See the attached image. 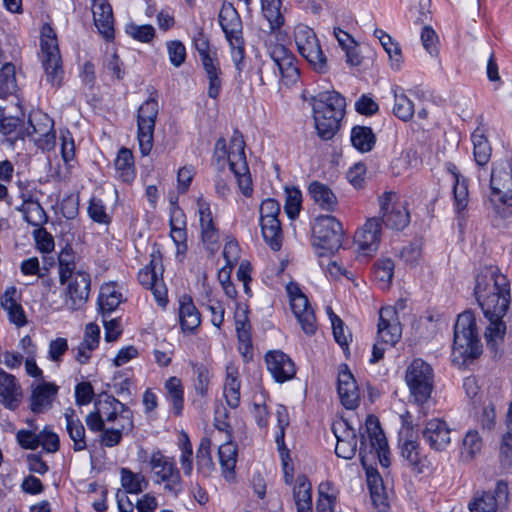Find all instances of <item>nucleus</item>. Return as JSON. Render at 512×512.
Instances as JSON below:
<instances>
[{"mask_svg":"<svg viewBox=\"0 0 512 512\" xmlns=\"http://www.w3.org/2000/svg\"><path fill=\"white\" fill-rule=\"evenodd\" d=\"M25 221L37 228H42V226L47 222L48 217L43 209V207L39 203L30 204L25 212H24Z\"/></svg>","mask_w":512,"mask_h":512,"instance_id":"60","label":"nucleus"},{"mask_svg":"<svg viewBox=\"0 0 512 512\" xmlns=\"http://www.w3.org/2000/svg\"><path fill=\"white\" fill-rule=\"evenodd\" d=\"M112 314L102 315V322L105 329V340L113 342L121 335L122 329L120 319L118 317H111Z\"/></svg>","mask_w":512,"mask_h":512,"instance_id":"64","label":"nucleus"},{"mask_svg":"<svg viewBox=\"0 0 512 512\" xmlns=\"http://www.w3.org/2000/svg\"><path fill=\"white\" fill-rule=\"evenodd\" d=\"M453 208L458 220H465V212L469 203L468 179L455 181L453 184Z\"/></svg>","mask_w":512,"mask_h":512,"instance_id":"41","label":"nucleus"},{"mask_svg":"<svg viewBox=\"0 0 512 512\" xmlns=\"http://www.w3.org/2000/svg\"><path fill=\"white\" fill-rule=\"evenodd\" d=\"M64 292V299L61 302L52 301L50 306L55 310L64 308L75 311L79 310L87 302L90 293V275L83 271H77L70 280Z\"/></svg>","mask_w":512,"mask_h":512,"instance_id":"15","label":"nucleus"},{"mask_svg":"<svg viewBox=\"0 0 512 512\" xmlns=\"http://www.w3.org/2000/svg\"><path fill=\"white\" fill-rule=\"evenodd\" d=\"M268 371L278 383L292 379L296 374L292 359L282 351H269L265 356Z\"/></svg>","mask_w":512,"mask_h":512,"instance_id":"22","label":"nucleus"},{"mask_svg":"<svg viewBox=\"0 0 512 512\" xmlns=\"http://www.w3.org/2000/svg\"><path fill=\"white\" fill-rule=\"evenodd\" d=\"M326 312L330 318L332 330H333V336L335 341L340 345V347L343 349V352L345 353L346 358H349V344L347 342L346 336L344 334V323L343 321L333 312L331 307L326 308Z\"/></svg>","mask_w":512,"mask_h":512,"instance_id":"55","label":"nucleus"},{"mask_svg":"<svg viewBox=\"0 0 512 512\" xmlns=\"http://www.w3.org/2000/svg\"><path fill=\"white\" fill-rule=\"evenodd\" d=\"M30 138L42 150H50L55 144L53 120L41 111L29 114L28 126L19 131V138Z\"/></svg>","mask_w":512,"mask_h":512,"instance_id":"14","label":"nucleus"},{"mask_svg":"<svg viewBox=\"0 0 512 512\" xmlns=\"http://www.w3.org/2000/svg\"><path fill=\"white\" fill-rule=\"evenodd\" d=\"M261 232L264 241L274 251H279L282 247L283 234L281 224L278 218L260 219Z\"/></svg>","mask_w":512,"mask_h":512,"instance_id":"38","label":"nucleus"},{"mask_svg":"<svg viewBox=\"0 0 512 512\" xmlns=\"http://www.w3.org/2000/svg\"><path fill=\"white\" fill-rule=\"evenodd\" d=\"M290 305L302 330L308 335L314 334L316 331V317L308 298L305 295H298L297 298L292 299Z\"/></svg>","mask_w":512,"mask_h":512,"instance_id":"27","label":"nucleus"},{"mask_svg":"<svg viewBox=\"0 0 512 512\" xmlns=\"http://www.w3.org/2000/svg\"><path fill=\"white\" fill-rule=\"evenodd\" d=\"M218 20L230 45L232 61L236 69L241 72L244 67L245 58V41L241 17L232 3L224 2L220 9Z\"/></svg>","mask_w":512,"mask_h":512,"instance_id":"6","label":"nucleus"},{"mask_svg":"<svg viewBox=\"0 0 512 512\" xmlns=\"http://www.w3.org/2000/svg\"><path fill=\"white\" fill-rule=\"evenodd\" d=\"M451 430L447 423L440 419L429 420L423 431L422 437L431 449L442 451L449 445Z\"/></svg>","mask_w":512,"mask_h":512,"instance_id":"23","label":"nucleus"},{"mask_svg":"<svg viewBox=\"0 0 512 512\" xmlns=\"http://www.w3.org/2000/svg\"><path fill=\"white\" fill-rule=\"evenodd\" d=\"M227 162L233 173H244L248 171V164L245 156V142L239 130H234L228 149Z\"/></svg>","mask_w":512,"mask_h":512,"instance_id":"25","label":"nucleus"},{"mask_svg":"<svg viewBox=\"0 0 512 512\" xmlns=\"http://www.w3.org/2000/svg\"><path fill=\"white\" fill-rule=\"evenodd\" d=\"M158 111L159 104L154 97L147 99L137 111V139L143 156L149 155L152 150Z\"/></svg>","mask_w":512,"mask_h":512,"instance_id":"13","label":"nucleus"},{"mask_svg":"<svg viewBox=\"0 0 512 512\" xmlns=\"http://www.w3.org/2000/svg\"><path fill=\"white\" fill-rule=\"evenodd\" d=\"M359 434V458L365 470L372 504L378 512H388L390 508L388 496L383 478L376 467V460L382 467H389L390 450L378 417L368 415L364 425L359 428Z\"/></svg>","mask_w":512,"mask_h":512,"instance_id":"2","label":"nucleus"},{"mask_svg":"<svg viewBox=\"0 0 512 512\" xmlns=\"http://www.w3.org/2000/svg\"><path fill=\"white\" fill-rule=\"evenodd\" d=\"M240 386L237 370L234 367H228L223 394L227 405L233 409L240 403Z\"/></svg>","mask_w":512,"mask_h":512,"instance_id":"44","label":"nucleus"},{"mask_svg":"<svg viewBox=\"0 0 512 512\" xmlns=\"http://www.w3.org/2000/svg\"><path fill=\"white\" fill-rule=\"evenodd\" d=\"M92 13L94 24L98 31L106 38L114 37L113 13L107 0H93Z\"/></svg>","mask_w":512,"mask_h":512,"instance_id":"26","label":"nucleus"},{"mask_svg":"<svg viewBox=\"0 0 512 512\" xmlns=\"http://www.w3.org/2000/svg\"><path fill=\"white\" fill-rule=\"evenodd\" d=\"M377 327V337L381 343L394 346L400 340L402 328L397 313L392 307L380 309Z\"/></svg>","mask_w":512,"mask_h":512,"instance_id":"21","label":"nucleus"},{"mask_svg":"<svg viewBox=\"0 0 512 512\" xmlns=\"http://www.w3.org/2000/svg\"><path fill=\"white\" fill-rule=\"evenodd\" d=\"M16 89L15 66L6 63L0 69V93L10 94Z\"/></svg>","mask_w":512,"mask_h":512,"instance_id":"58","label":"nucleus"},{"mask_svg":"<svg viewBox=\"0 0 512 512\" xmlns=\"http://www.w3.org/2000/svg\"><path fill=\"white\" fill-rule=\"evenodd\" d=\"M115 169L118 177L123 182H131L134 177V161L132 152L127 148H121L115 159Z\"/></svg>","mask_w":512,"mask_h":512,"instance_id":"48","label":"nucleus"},{"mask_svg":"<svg viewBox=\"0 0 512 512\" xmlns=\"http://www.w3.org/2000/svg\"><path fill=\"white\" fill-rule=\"evenodd\" d=\"M474 296L484 317L489 321L484 334L487 346L496 351L506 333L503 317L511 302L509 280L497 266H485L476 275Z\"/></svg>","mask_w":512,"mask_h":512,"instance_id":"1","label":"nucleus"},{"mask_svg":"<svg viewBox=\"0 0 512 512\" xmlns=\"http://www.w3.org/2000/svg\"><path fill=\"white\" fill-rule=\"evenodd\" d=\"M376 53L374 49L365 43H358L354 39V68L362 73L370 70L375 62Z\"/></svg>","mask_w":512,"mask_h":512,"instance_id":"45","label":"nucleus"},{"mask_svg":"<svg viewBox=\"0 0 512 512\" xmlns=\"http://www.w3.org/2000/svg\"><path fill=\"white\" fill-rule=\"evenodd\" d=\"M377 143V136L369 126L354 125V149L360 153L371 152Z\"/></svg>","mask_w":512,"mask_h":512,"instance_id":"43","label":"nucleus"},{"mask_svg":"<svg viewBox=\"0 0 512 512\" xmlns=\"http://www.w3.org/2000/svg\"><path fill=\"white\" fill-rule=\"evenodd\" d=\"M308 192L313 201L323 210L332 211L337 204V198L332 190L318 181L312 182Z\"/></svg>","mask_w":512,"mask_h":512,"instance_id":"37","label":"nucleus"},{"mask_svg":"<svg viewBox=\"0 0 512 512\" xmlns=\"http://www.w3.org/2000/svg\"><path fill=\"white\" fill-rule=\"evenodd\" d=\"M393 192H385L380 197L381 220L388 228L403 230L410 222V214L402 204H392Z\"/></svg>","mask_w":512,"mask_h":512,"instance_id":"19","label":"nucleus"},{"mask_svg":"<svg viewBox=\"0 0 512 512\" xmlns=\"http://www.w3.org/2000/svg\"><path fill=\"white\" fill-rule=\"evenodd\" d=\"M122 302V294L117 291L115 285L105 284L100 289L98 297L99 312L101 315L112 314Z\"/></svg>","mask_w":512,"mask_h":512,"instance_id":"40","label":"nucleus"},{"mask_svg":"<svg viewBox=\"0 0 512 512\" xmlns=\"http://www.w3.org/2000/svg\"><path fill=\"white\" fill-rule=\"evenodd\" d=\"M197 210L201 228V239L206 249L215 253L219 248V230L217 229L210 204L202 197L197 199Z\"/></svg>","mask_w":512,"mask_h":512,"instance_id":"20","label":"nucleus"},{"mask_svg":"<svg viewBox=\"0 0 512 512\" xmlns=\"http://www.w3.org/2000/svg\"><path fill=\"white\" fill-rule=\"evenodd\" d=\"M40 46L46 81L52 86L58 87L62 82L64 72L56 34L47 24L42 27Z\"/></svg>","mask_w":512,"mask_h":512,"instance_id":"10","label":"nucleus"},{"mask_svg":"<svg viewBox=\"0 0 512 512\" xmlns=\"http://www.w3.org/2000/svg\"><path fill=\"white\" fill-rule=\"evenodd\" d=\"M483 352V345L477 329L476 318L472 311L466 310L458 315L454 325L452 346L453 362L467 365Z\"/></svg>","mask_w":512,"mask_h":512,"instance_id":"4","label":"nucleus"},{"mask_svg":"<svg viewBox=\"0 0 512 512\" xmlns=\"http://www.w3.org/2000/svg\"><path fill=\"white\" fill-rule=\"evenodd\" d=\"M352 426L348 418L341 416L332 424V431L337 439L335 454L344 460L352 459Z\"/></svg>","mask_w":512,"mask_h":512,"instance_id":"24","label":"nucleus"},{"mask_svg":"<svg viewBox=\"0 0 512 512\" xmlns=\"http://www.w3.org/2000/svg\"><path fill=\"white\" fill-rule=\"evenodd\" d=\"M342 224L332 215H320L312 224V243L315 247L334 251L343 241Z\"/></svg>","mask_w":512,"mask_h":512,"instance_id":"12","label":"nucleus"},{"mask_svg":"<svg viewBox=\"0 0 512 512\" xmlns=\"http://www.w3.org/2000/svg\"><path fill=\"white\" fill-rule=\"evenodd\" d=\"M508 485L498 481L493 491L476 492L468 504L470 512H496L500 504L507 501Z\"/></svg>","mask_w":512,"mask_h":512,"instance_id":"18","label":"nucleus"},{"mask_svg":"<svg viewBox=\"0 0 512 512\" xmlns=\"http://www.w3.org/2000/svg\"><path fill=\"white\" fill-rule=\"evenodd\" d=\"M394 261L391 258H379L373 265L374 279L388 288L394 275Z\"/></svg>","mask_w":512,"mask_h":512,"instance_id":"51","label":"nucleus"},{"mask_svg":"<svg viewBox=\"0 0 512 512\" xmlns=\"http://www.w3.org/2000/svg\"><path fill=\"white\" fill-rule=\"evenodd\" d=\"M293 495L297 512H313L311 484L305 475L297 477Z\"/></svg>","mask_w":512,"mask_h":512,"instance_id":"39","label":"nucleus"},{"mask_svg":"<svg viewBox=\"0 0 512 512\" xmlns=\"http://www.w3.org/2000/svg\"><path fill=\"white\" fill-rule=\"evenodd\" d=\"M121 485L127 493L139 494L148 487V480L141 473H134L128 468H122Z\"/></svg>","mask_w":512,"mask_h":512,"instance_id":"49","label":"nucleus"},{"mask_svg":"<svg viewBox=\"0 0 512 512\" xmlns=\"http://www.w3.org/2000/svg\"><path fill=\"white\" fill-rule=\"evenodd\" d=\"M374 35L379 39L382 47L389 55L392 69L399 70L402 64V53L399 44L382 29H375Z\"/></svg>","mask_w":512,"mask_h":512,"instance_id":"46","label":"nucleus"},{"mask_svg":"<svg viewBox=\"0 0 512 512\" xmlns=\"http://www.w3.org/2000/svg\"><path fill=\"white\" fill-rule=\"evenodd\" d=\"M66 431L73 441V450L75 452L83 451L87 448L85 427L81 420L77 417L76 412L72 408L66 409L64 413Z\"/></svg>","mask_w":512,"mask_h":512,"instance_id":"30","label":"nucleus"},{"mask_svg":"<svg viewBox=\"0 0 512 512\" xmlns=\"http://www.w3.org/2000/svg\"><path fill=\"white\" fill-rule=\"evenodd\" d=\"M75 258V253L70 246L63 248L58 255L59 281L62 285L77 273Z\"/></svg>","mask_w":512,"mask_h":512,"instance_id":"47","label":"nucleus"},{"mask_svg":"<svg viewBox=\"0 0 512 512\" xmlns=\"http://www.w3.org/2000/svg\"><path fill=\"white\" fill-rule=\"evenodd\" d=\"M57 392L58 386L53 383L43 382L35 386L31 394V410L40 414L50 409Z\"/></svg>","mask_w":512,"mask_h":512,"instance_id":"28","label":"nucleus"},{"mask_svg":"<svg viewBox=\"0 0 512 512\" xmlns=\"http://www.w3.org/2000/svg\"><path fill=\"white\" fill-rule=\"evenodd\" d=\"M391 93L394 98L392 109L394 116L403 122L412 120L415 113L414 103L405 94L404 89L399 85H393L391 87Z\"/></svg>","mask_w":512,"mask_h":512,"instance_id":"31","label":"nucleus"},{"mask_svg":"<svg viewBox=\"0 0 512 512\" xmlns=\"http://www.w3.org/2000/svg\"><path fill=\"white\" fill-rule=\"evenodd\" d=\"M399 446L401 450V456L409 463V465L417 467L420 463L419 443L409 438L402 441V437L400 436Z\"/></svg>","mask_w":512,"mask_h":512,"instance_id":"57","label":"nucleus"},{"mask_svg":"<svg viewBox=\"0 0 512 512\" xmlns=\"http://www.w3.org/2000/svg\"><path fill=\"white\" fill-rule=\"evenodd\" d=\"M381 223L376 218H370L363 227L354 235V243H357L358 260L367 261L373 257L379 248Z\"/></svg>","mask_w":512,"mask_h":512,"instance_id":"17","label":"nucleus"},{"mask_svg":"<svg viewBox=\"0 0 512 512\" xmlns=\"http://www.w3.org/2000/svg\"><path fill=\"white\" fill-rule=\"evenodd\" d=\"M310 103L318 136L323 140L331 139L345 114L344 97L335 91H326L311 96Z\"/></svg>","mask_w":512,"mask_h":512,"instance_id":"3","label":"nucleus"},{"mask_svg":"<svg viewBox=\"0 0 512 512\" xmlns=\"http://www.w3.org/2000/svg\"><path fill=\"white\" fill-rule=\"evenodd\" d=\"M285 194H286V200H285L284 209H285L287 216L293 220L298 216V214L300 212L301 204H302V194H301V191L296 187H292V188L286 187Z\"/></svg>","mask_w":512,"mask_h":512,"instance_id":"56","label":"nucleus"},{"mask_svg":"<svg viewBox=\"0 0 512 512\" xmlns=\"http://www.w3.org/2000/svg\"><path fill=\"white\" fill-rule=\"evenodd\" d=\"M170 63L175 67H180L186 59V49L179 40L168 41L166 43Z\"/></svg>","mask_w":512,"mask_h":512,"instance_id":"63","label":"nucleus"},{"mask_svg":"<svg viewBox=\"0 0 512 512\" xmlns=\"http://www.w3.org/2000/svg\"><path fill=\"white\" fill-rule=\"evenodd\" d=\"M473 155L477 165L485 166L491 158V146L483 131L477 128L471 135Z\"/></svg>","mask_w":512,"mask_h":512,"instance_id":"42","label":"nucleus"},{"mask_svg":"<svg viewBox=\"0 0 512 512\" xmlns=\"http://www.w3.org/2000/svg\"><path fill=\"white\" fill-rule=\"evenodd\" d=\"M16 288H8L1 298V306L7 312L10 322L18 327H22L27 323L24 310L15 299Z\"/></svg>","mask_w":512,"mask_h":512,"instance_id":"35","label":"nucleus"},{"mask_svg":"<svg viewBox=\"0 0 512 512\" xmlns=\"http://www.w3.org/2000/svg\"><path fill=\"white\" fill-rule=\"evenodd\" d=\"M281 6V0H261L262 14L269 23L271 33L279 32L285 24Z\"/></svg>","mask_w":512,"mask_h":512,"instance_id":"36","label":"nucleus"},{"mask_svg":"<svg viewBox=\"0 0 512 512\" xmlns=\"http://www.w3.org/2000/svg\"><path fill=\"white\" fill-rule=\"evenodd\" d=\"M20 386L16 382V378L0 370V403L6 408L14 410L20 402Z\"/></svg>","mask_w":512,"mask_h":512,"instance_id":"29","label":"nucleus"},{"mask_svg":"<svg viewBox=\"0 0 512 512\" xmlns=\"http://www.w3.org/2000/svg\"><path fill=\"white\" fill-rule=\"evenodd\" d=\"M352 372L346 363H341L337 368L336 390L341 405L346 410H352V398L350 397Z\"/></svg>","mask_w":512,"mask_h":512,"instance_id":"34","label":"nucleus"},{"mask_svg":"<svg viewBox=\"0 0 512 512\" xmlns=\"http://www.w3.org/2000/svg\"><path fill=\"white\" fill-rule=\"evenodd\" d=\"M165 389L169 400L172 402L174 413L176 415H180L184 402V391L180 379L177 377H170L165 382Z\"/></svg>","mask_w":512,"mask_h":512,"instance_id":"52","label":"nucleus"},{"mask_svg":"<svg viewBox=\"0 0 512 512\" xmlns=\"http://www.w3.org/2000/svg\"><path fill=\"white\" fill-rule=\"evenodd\" d=\"M196 464L199 471L210 473L214 469L211 457V440L202 438L196 452Z\"/></svg>","mask_w":512,"mask_h":512,"instance_id":"53","label":"nucleus"},{"mask_svg":"<svg viewBox=\"0 0 512 512\" xmlns=\"http://www.w3.org/2000/svg\"><path fill=\"white\" fill-rule=\"evenodd\" d=\"M483 441L477 430H469L463 438L461 457L464 461L473 460L480 453Z\"/></svg>","mask_w":512,"mask_h":512,"instance_id":"50","label":"nucleus"},{"mask_svg":"<svg viewBox=\"0 0 512 512\" xmlns=\"http://www.w3.org/2000/svg\"><path fill=\"white\" fill-rule=\"evenodd\" d=\"M104 403H108V395L99 399L95 405V411L90 412L85 418V422L89 430L93 432H101V434L106 429V418L101 413L102 404Z\"/></svg>","mask_w":512,"mask_h":512,"instance_id":"54","label":"nucleus"},{"mask_svg":"<svg viewBox=\"0 0 512 512\" xmlns=\"http://www.w3.org/2000/svg\"><path fill=\"white\" fill-rule=\"evenodd\" d=\"M379 104L371 94H362L354 103V110L360 115L372 117L379 112Z\"/></svg>","mask_w":512,"mask_h":512,"instance_id":"59","label":"nucleus"},{"mask_svg":"<svg viewBox=\"0 0 512 512\" xmlns=\"http://www.w3.org/2000/svg\"><path fill=\"white\" fill-rule=\"evenodd\" d=\"M179 320L184 331H194L201 323L200 313L188 295L179 300Z\"/></svg>","mask_w":512,"mask_h":512,"instance_id":"33","label":"nucleus"},{"mask_svg":"<svg viewBox=\"0 0 512 512\" xmlns=\"http://www.w3.org/2000/svg\"><path fill=\"white\" fill-rule=\"evenodd\" d=\"M89 217L99 224L108 225L111 217L106 212V207L101 199L92 198L88 206Z\"/></svg>","mask_w":512,"mask_h":512,"instance_id":"61","label":"nucleus"},{"mask_svg":"<svg viewBox=\"0 0 512 512\" xmlns=\"http://www.w3.org/2000/svg\"><path fill=\"white\" fill-rule=\"evenodd\" d=\"M490 190V203L497 214L504 216L505 208L512 207V167L509 162H500L492 169Z\"/></svg>","mask_w":512,"mask_h":512,"instance_id":"9","label":"nucleus"},{"mask_svg":"<svg viewBox=\"0 0 512 512\" xmlns=\"http://www.w3.org/2000/svg\"><path fill=\"white\" fill-rule=\"evenodd\" d=\"M405 382L413 402L423 405L429 400L434 389V370L423 359H413L406 368Z\"/></svg>","mask_w":512,"mask_h":512,"instance_id":"7","label":"nucleus"},{"mask_svg":"<svg viewBox=\"0 0 512 512\" xmlns=\"http://www.w3.org/2000/svg\"><path fill=\"white\" fill-rule=\"evenodd\" d=\"M126 33L133 39L148 43L155 36V29L151 25H137L130 23L126 26Z\"/></svg>","mask_w":512,"mask_h":512,"instance_id":"62","label":"nucleus"},{"mask_svg":"<svg viewBox=\"0 0 512 512\" xmlns=\"http://www.w3.org/2000/svg\"><path fill=\"white\" fill-rule=\"evenodd\" d=\"M237 455L238 447L232 439H227L225 443L219 446V462L222 468V474L227 480H232L235 477Z\"/></svg>","mask_w":512,"mask_h":512,"instance_id":"32","label":"nucleus"},{"mask_svg":"<svg viewBox=\"0 0 512 512\" xmlns=\"http://www.w3.org/2000/svg\"><path fill=\"white\" fill-rule=\"evenodd\" d=\"M148 464L152 472L153 482L163 485L165 493L177 498L184 487L175 460L160 451H155L151 454Z\"/></svg>","mask_w":512,"mask_h":512,"instance_id":"8","label":"nucleus"},{"mask_svg":"<svg viewBox=\"0 0 512 512\" xmlns=\"http://www.w3.org/2000/svg\"><path fill=\"white\" fill-rule=\"evenodd\" d=\"M294 40L300 55L318 73L328 71L327 57L321 49L319 39L312 28L299 24L294 29Z\"/></svg>","mask_w":512,"mask_h":512,"instance_id":"11","label":"nucleus"},{"mask_svg":"<svg viewBox=\"0 0 512 512\" xmlns=\"http://www.w3.org/2000/svg\"><path fill=\"white\" fill-rule=\"evenodd\" d=\"M101 413L106 418V429L101 434L103 446L114 447L121 442L123 436L133 431L132 411L114 396L108 395V403L102 404Z\"/></svg>","mask_w":512,"mask_h":512,"instance_id":"5","label":"nucleus"},{"mask_svg":"<svg viewBox=\"0 0 512 512\" xmlns=\"http://www.w3.org/2000/svg\"><path fill=\"white\" fill-rule=\"evenodd\" d=\"M268 53L269 62L264 65L262 70L264 71L265 68L277 70L285 85L295 84L299 79L300 72L294 55L281 44L270 47Z\"/></svg>","mask_w":512,"mask_h":512,"instance_id":"16","label":"nucleus"}]
</instances>
